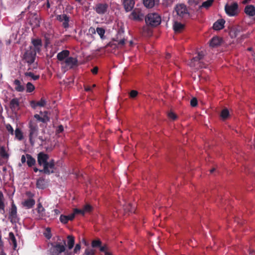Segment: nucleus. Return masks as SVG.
Returning a JSON list of instances; mask_svg holds the SVG:
<instances>
[{
	"label": "nucleus",
	"instance_id": "e2e57ef3",
	"mask_svg": "<svg viewBox=\"0 0 255 255\" xmlns=\"http://www.w3.org/2000/svg\"><path fill=\"white\" fill-rule=\"evenodd\" d=\"M105 255H112L111 253L109 251L108 248L107 249L106 251L104 253Z\"/></svg>",
	"mask_w": 255,
	"mask_h": 255
},
{
	"label": "nucleus",
	"instance_id": "0e129e2a",
	"mask_svg": "<svg viewBox=\"0 0 255 255\" xmlns=\"http://www.w3.org/2000/svg\"><path fill=\"white\" fill-rule=\"evenodd\" d=\"M189 2L190 4H197V2H194V0H189Z\"/></svg>",
	"mask_w": 255,
	"mask_h": 255
},
{
	"label": "nucleus",
	"instance_id": "cd10ccee",
	"mask_svg": "<svg viewBox=\"0 0 255 255\" xmlns=\"http://www.w3.org/2000/svg\"><path fill=\"white\" fill-rule=\"evenodd\" d=\"M34 118L38 121L41 122L42 123H46L49 120V117L46 115H44L43 117H41L40 115L36 114L34 115Z\"/></svg>",
	"mask_w": 255,
	"mask_h": 255
},
{
	"label": "nucleus",
	"instance_id": "8fccbe9b",
	"mask_svg": "<svg viewBox=\"0 0 255 255\" xmlns=\"http://www.w3.org/2000/svg\"><path fill=\"white\" fill-rule=\"evenodd\" d=\"M137 94L138 92L137 91L132 90L129 93L130 97L131 98H134L137 96Z\"/></svg>",
	"mask_w": 255,
	"mask_h": 255
},
{
	"label": "nucleus",
	"instance_id": "79ce46f5",
	"mask_svg": "<svg viewBox=\"0 0 255 255\" xmlns=\"http://www.w3.org/2000/svg\"><path fill=\"white\" fill-rule=\"evenodd\" d=\"M95 254V251L94 250L92 249H87L85 251L84 255H94Z\"/></svg>",
	"mask_w": 255,
	"mask_h": 255
},
{
	"label": "nucleus",
	"instance_id": "bb28decb",
	"mask_svg": "<svg viewBox=\"0 0 255 255\" xmlns=\"http://www.w3.org/2000/svg\"><path fill=\"white\" fill-rule=\"evenodd\" d=\"M184 25L178 22H175L173 25V29L176 32H181L184 28Z\"/></svg>",
	"mask_w": 255,
	"mask_h": 255
},
{
	"label": "nucleus",
	"instance_id": "a878e982",
	"mask_svg": "<svg viewBox=\"0 0 255 255\" xmlns=\"http://www.w3.org/2000/svg\"><path fill=\"white\" fill-rule=\"evenodd\" d=\"M0 155L1 157L5 159L9 157V154L4 146L0 145Z\"/></svg>",
	"mask_w": 255,
	"mask_h": 255
},
{
	"label": "nucleus",
	"instance_id": "f8f14e48",
	"mask_svg": "<svg viewBox=\"0 0 255 255\" xmlns=\"http://www.w3.org/2000/svg\"><path fill=\"white\" fill-rule=\"evenodd\" d=\"M70 52L68 50H65L58 53L57 58L59 61L60 65L63 64V62L69 57Z\"/></svg>",
	"mask_w": 255,
	"mask_h": 255
},
{
	"label": "nucleus",
	"instance_id": "a18cd8bd",
	"mask_svg": "<svg viewBox=\"0 0 255 255\" xmlns=\"http://www.w3.org/2000/svg\"><path fill=\"white\" fill-rule=\"evenodd\" d=\"M60 221L64 224L67 223L69 220L68 219V217L65 215H61L60 217Z\"/></svg>",
	"mask_w": 255,
	"mask_h": 255
},
{
	"label": "nucleus",
	"instance_id": "20e7f679",
	"mask_svg": "<svg viewBox=\"0 0 255 255\" xmlns=\"http://www.w3.org/2000/svg\"><path fill=\"white\" fill-rule=\"evenodd\" d=\"M197 54V56L194 57L189 63L190 67L194 68L196 69L204 67L202 62H201V60L203 58L205 55L204 52L201 51L198 52Z\"/></svg>",
	"mask_w": 255,
	"mask_h": 255
},
{
	"label": "nucleus",
	"instance_id": "37998d69",
	"mask_svg": "<svg viewBox=\"0 0 255 255\" xmlns=\"http://www.w3.org/2000/svg\"><path fill=\"white\" fill-rule=\"evenodd\" d=\"M96 31L101 37H102L105 33V29L101 27H98Z\"/></svg>",
	"mask_w": 255,
	"mask_h": 255
},
{
	"label": "nucleus",
	"instance_id": "2f4dec72",
	"mask_svg": "<svg viewBox=\"0 0 255 255\" xmlns=\"http://www.w3.org/2000/svg\"><path fill=\"white\" fill-rule=\"evenodd\" d=\"M143 4L146 7L151 8L155 4V0H143Z\"/></svg>",
	"mask_w": 255,
	"mask_h": 255
},
{
	"label": "nucleus",
	"instance_id": "6e6552de",
	"mask_svg": "<svg viewBox=\"0 0 255 255\" xmlns=\"http://www.w3.org/2000/svg\"><path fill=\"white\" fill-rule=\"evenodd\" d=\"M9 219L12 223H16L19 220L17 215V208L13 201L11 203V208L9 211Z\"/></svg>",
	"mask_w": 255,
	"mask_h": 255
},
{
	"label": "nucleus",
	"instance_id": "aec40b11",
	"mask_svg": "<svg viewBox=\"0 0 255 255\" xmlns=\"http://www.w3.org/2000/svg\"><path fill=\"white\" fill-rule=\"evenodd\" d=\"M13 85L15 90L19 92H22L24 91V87L21 84L20 81L18 80H15L13 81Z\"/></svg>",
	"mask_w": 255,
	"mask_h": 255
},
{
	"label": "nucleus",
	"instance_id": "4be33fe9",
	"mask_svg": "<svg viewBox=\"0 0 255 255\" xmlns=\"http://www.w3.org/2000/svg\"><path fill=\"white\" fill-rule=\"evenodd\" d=\"M8 241L10 244L12 245L13 249L15 250L17 247L16 240L13 233L12 232L9 233Z\"/></svg>",
	"mask_w": 255,
	"mask_h": 255
},
{
	"label": "nucleus",
	"instance_id": "3c124183",
	"mask_svg": "<svg viewBox=\"0 0 255 255\" xmlns=\"http://www.w3.org/2000/svg\"><path fill=\"white\" fill-rule=\"evenodd\" d=\"M129 206H130V208H128V207H125L124 210L126 211V212H133L135 210V207H131L130 206V205L129 204L128 205Z\"/></svg>",
	"mask_w": 255,
	"mask_h": 255
},
{
	"label": "nucleus",
	"instance_id": "864d4df0",
	"mask_svg": "<svg viewBox=\"0 0 255 255\" xmlns=\"http://www.w3.org/2000/svg\"><path fill=\"white\" fill-rule=\"evenodd\" d=\"M83 209H75L74 210L73 213L76 215L77 214H81L82 215H84L83 213Z\"/></svg>",
	"mask_w": 255,
	"mask_h": 255
},
{
	"label": "nucleus",
	"instance_id": "c85d7f7f",
	"mask_svg": "<svg viewBox=\"0 0 255 255\" xmlns=\"http://www.w3.org/2000/svg\"><path fill=\"white\" fill-rule=\"evenodd\" d=\"M15 137L19 140H21L23 138V132L19 128H16L14 131Z\"/></svg>",
	"mask_w": 255,
	"mask_h": 255
},
{
	"label": "nucleus",
	"instance_id": "5701e85b",
	"mask_svg": "<svg viewBox=\"0 0 255 255\" xmlns=\"http://www.w3.org/2000/svg\"><path fill=\"white\" fill-rule=\"evenodd\" d=\"M4 195L1 191H0V212L1 213H4Z\"/></svg>",
	"mask_w": 255,
	"mask_h": 255
},
{
	"label": "nucleus",
	"instance_id": "bf43d9fd",
	"mask_svg": "<svg viewBox=\"0 0 255 255\" xmlns=\"http://www.w3.org/2000/svg\"><path fill=\"white\" fill-rule=\"evenodd\" d=\"M125 43V39H121L119 41L118 44L119 46H123Z\"/></svg>",
	"mask_w": 255,
	"mask_h": 255
},
{
	"label": "nucleus",
	"instance_id": "f3484780",
	"mask_svg": "<svg viewBox=\"0 0 255 255\" xmlns=\"http://www.w3.org/2000/svg\"><path fill=\"white\" fill-rule=\"evenodd\" d=\"M57 19L63 23V25L65 28H67L69 26L68 22L69 19L66 14L59 15L57 16Z\"/></svg>",
	"mask_w": 255,
	"mask_h": 255
},
{
	"label": "nucleus",
	"instance_id": "c9c22d12",
	"mask_svg": "<svg viewBox=\"0 0 255 255\" xmlns=\"http://www.w3.org/2000/svg\"><path fill=\"white\" fill-rule=\"evenodd\" d=\"M25 75L26 77H29L32 79L34 80H36L39 79V75H35L34 74L31 72H26L25 73Z\"/></svg>",
	"mask_w": 255,
	"mask_h": 255
},
{
	"label": "nucleus",
	"instance_id": "f03ea898",
	"mask_svg": "<svg viewBox=\"0 0 255 255\" xmlns=\"http://www.w3.org/2000/svg\"><path fill=\"white\" fill-rule=\"evenodd\" d=\"M66 242L62 240L61 242L51 244V247L50 249L51 255H59L62 253H64L66 250Z\"/></svg>",
	"mask_w": 255,
	"mask_h": 255
},
{
	"label": "nucleus",
	"instance_id": "49530a36",
	"mask_svg": "<svg viewBox=\"0 0 255 255\" xmlns=\"http://www.w3.org/2000/svg\"><path fill=\"white\" fill-rule=\"evenodd\" d=\"M5 128L11 134H13L14 133V130L11 127V126L10 124H6L5 125Z\"/></svg>",
	"mask_w": 255,
	"mask_h": 255
},
{
	"label": "nucleus",
	"instance_id": "72a5a7b5",
	"mask_svg": "<svg viewBox=\"0 0 255 255\" xmlns=\"http://www.w3.org/2000/svg\"><path fill=\"white\" fill-rule=\"evenodd\" d=\"M19 102L17 99H13L10 102V107L12 109H16L18 108Z\"/></svg>",
	"mask_w": 255,
	"mask_h": 255
},
{
	"label": "nucleus",
	"instance_id": "dca6fc26",
	"mask_svg": "<svg viewBox=\"0 0 255 255\" xmlns=\"http://www.w3.org/2000/svg\"><path fill=\"white\" fill-rule=\"evenodd\" d=\"M48 159V156L43 152H40L38 155V162L40 165L43 166L47 162Z\"/></svg>",
	"mask_w": 255,
	"mask_h": 255
},
{
	"label": "nucleus",
	"instance_id": "2eb2a0df",
	"mask_svg": "<svg viewBox=\"0 0 255 255\" xmlns=\"http://www.w3.org/2000/svg\"><path fill=\"white\" fill-rule=\"evenodd\" d=\"M135 4L134 0H123V5L127 12L131 11Z\"/></svg>",
	"mask_w": 255,
	"mask_h": 255
},
{
	"label": "nucleus",
	"instance_id": "c756f323",
	"mask_svg": "<svg viewBox=\"0 0 255 255\" xmlns=\"http://www.w3.org/2000/svg\"><path fill=\"white\" fill-rule=\"evenodd\" d=\"M26 156L27 159V164L28 166L31 167L35 163V159L29 154H26Z\"/></svg>",
	"mask_w": 255,
	"mask_h": 255
},
{
	"label": "nucleus",
	"instance_id": "7c9ffc66",
	"mask_svg": "<svg viewBox=\"0 0 255 255\" xmlns=\"http://www.w3.org/2000/svg\"><path fill=\"white\" fill-rule=\"evenodd\" d=\"M32 43L33 47H31L32 48H34L35 50L39 49V47L41 45V41L40 39H34L32 40Z\"/></svg>",
	"mask_w": 255,
	"mask_h": 255
},
{
	"label": "nucleus",
	"instance_id": "13d9d810",
	"mask_svg": "<svg viewBox=\"0 0 255 255\" xmlns=\"http://www.w3.org/2000/svg\"><path fill=\"white\" fill-rule=\"evenodd\" d=\"M26 160L27 161L26 156H25L24 155H22L21 158V161L22 163H25L26 162Z\"/></svg>",
	"mask_w": 255,
	"mask_h": 255
},
{
	"label": "nucleus",
	"instance_id": "1a4fd4ad",
	"mask_svg": "<svg viewBox=\"0 0 255 255\" xmlns=\"http://www.w3.org/2000/svg\"><path fill=\"white\" fill-rule=\"evenodd\" d=\"M238 5L237 3L227 4L225 6V11L230 16H235L238 13Z\"/></svg>",
	"mask_w": 255,
	"mask_h": 255
},
{
	"label": "nucleus",
	"instance_id": "69168bd1",
	"mask_svg": "<svg viewBox=\"0 0 255 255\" xmlns=\"http://www.w3.org/2000/svg\"><path fill=\"white\" fill-rule=\"evenodd\" d=\"M85 90L86 91H91V88H90V87H85Z\"/></svg>",
	"mask_w": 255,
	"mask_h": 255
},
{
	"label": "nucleus",
	"instance_id": "a211bd4d",
	"mask_svg": "<svg viewBox=\"0 0 255 255\" xmlns=\"http://www.w3.org/2000/svg\"><path fill=\"white\" fill-rule=\"evenodd\" d=\"M142 17L143 15L138 9L134 10L130 14V18L135 20H140Z\"/></svg>",
	"mask_w": 255,
	"mask_h": 255
},
{
	"label": "nucleus",
	"instance_id": "603ef678",
	"mask_svg": "<svg viewBox=\"0 0 255 255\" xmlns=\"http://www.w3.org/2000/svg\"><path fill=\"white\" fill-rule=\"evenodd\" d=\"M190 104L192 107H196L197 105V100L195 98L191 100Z\"/></svg>",
	"mask_w": 255,
	"mask_h": 255
},
{
	"label": "nucleus",
	"instance_id": "e433bc0d",
	"mask_svg": "<svg viewBox=\"0 0 255 255\" xmlns=\"http://www.w3.org/2000/svg\"><path fill=\"white\" fill-rule=\"evenodd\" d=\"M229 116V112L226 109H224L221 114V116L223 120H226Z\"/></svg>",
	"mask_w": 255,
	"mask_h": 255
},
{
	"label": "nucleus",
	"instance_id": "423d86ee",
	"mask_svg": "<svg viewBox=\"0 0 255 255\" xmlns=\"http://www.w3.org/2000/svg\"><path fill=\"white\" fill-rule=\"evenodd\" d=\"M36 53V50L34 48L30 47V49L26 50L25 52L23 59L27 63L31 64L35 60Z\"/></svg>",
	"mask_w": 255,
	"mask_h": 255
},
{
	"label": "nucleus",
	"instance_id": "ddd939ff",
	"mask_svg": "<svg viewBox=\"0 0 255 255\" xmlns=\"http://www.w3.org/2000/svg\"><path fill=\"white\" fill-rule=\"evenodd\" d=\"M108 7V5L106 3H99L95 6V10L98 14H103L107 11Z\"/></svg>",
	"mask_w": 255,
	"mask_h": 255
},
{
	"label": "nucleus",
	"instance_id": "4c0bfd02",
	"mask_svg": "<svg viewBox=\"0 0 255 255\" xmlns=\"http://www.w3.org/2000/svg\"><path fill=\"white\" fill-rule=\"evenodd\" d=\"M44 235L45 237L47 239H50L51 238L52 235L51 233V231H50V228H46L45 232L44 233Z\"/></svg>",
	"mask_w": 255,
	"mask_h": 255
},
{
	"label": "nucleus",
	"instance_id": "f257e3e1",
	"mask_svg": "<svg viewBox=\"0 0 255 255\" xmlns=\"http://www.w3.org/2000/svg\"><path fill=\"white\" fill-rule=\"evenodd\" d=\"M29 130V141L32 145L39 140L42 142L44 140V138L42 136L38 135V126L37 124L30 121L28 124Z\"/></svg>",
	"mask_w": 255,
	"mask_h": 255
},
{
	"label": "nucleus",
	"instance_id": "473e14b6",
	"mask_svg": "<svg viewBox=\"0 0 255 255\" xmlns=\"http://www.w3.org/2000/svg\"><path fill=\"white\" fill-rule=\"evenodd\" d=\"M36 186L38 188L43 189L45 187V182L43 179L40 178L37 180Z\"/></svg>",
	"mask_w": 255,
	"mask_h": 255
},
{
	"label": "nucleus",
	"instance_id": "b1692460",
	"mask_svg": "<svg viewBox=\"0 0 255 255\" xmlns=\"http://www.w3.org/2000/svg\"><path fill=\"white\" fill-rule=\"evenodd\" d=\"M35 204V201L33 199H28L22 202V205L26 208H31Z\"/></svg>",
	"mask_w": 255,
	"mask_h": 255
},
{
	"label": "nucleus",
	"instance_id": "9b49d317",
	"mask_svg": "<svg viewBox=\"0 0 255 255\" xmlns=\"http://www.w3.org/2000/svg\"><path fill=\"white\" fill-rule=\"evenodd\" d=\"M43 169L40 170V172H44L46 174L53 173L54 170V164L53 161L47 162L43 166Z\"/></svg>",
	"mask_w": 255,
	"mask_h": 255
},
{
	"label": "nucleus",
	"instance_id": "052dcab7",
	"mask_svg": "<svg viewBox=\"0 0 255 255\" xmlns=\"http://www.w3.org/2000/svg\"><path fill=\"white\" fill-rule=\"evenodd\" d=\"M98 68L97 67H94L92 70V72L93 73V74H97V72H98Z\"/></svg>",
	"mask_w": 255,
	"mask_h": 255
},
{
	"label": "nucleus",
	"instance_id": "5fc2aeb1",
	"mask_svg": "<svg viewBox=\"0 0 255 255\" xmlns=\"http://www.w3.org/2000/svg\"><path fill=\"white\" fill-rule=\"evenodd\" d=\"M108 249V247L106 245H104V246H101L100 247V251L102 252L105 253L107 249Z\"/></svg>",
	"mask_w": 255,
	"mask_h": 255
},
{
	"label": "nucleus",
	"instance_id": "6e6d98bb",
	"mask_svg": "<svg viewBox=\"0 0 255 255\" xmlns=\"http://www.w3.org/2000/svg\"><path fill=\"white\" fill-rule=\"evenodd\" d=\"M75 215L73 213L72 214H71L70 215H68L67 216L68 217V219L69 220H72L74 217H75Z\"/></svg>",
	"mask_w": 255,
	"mask_h": 255
},
{
	"label": "nucleus",
	"instance_id": "774afa93",
	"mask_svg": "<svg viewBox=\"0 0 255 255\" xmlns=\"http://www.w3.org/2000/svg\"><path fill=\"white\" fill-rule=\"evenodd\" d=\"M251 0H244L243 1H242V3L243 4H246L248 2H249Z\"/></svg>",
	"mask_w": 255,
	"mask_h": 255
},
{
	"label": "nucleus",
	"instance_id": "f704fd0d",
	"mask_svg": "<svg viewBox=\"0 0 255 255\" xmlns=\"http://www.w3.org/2000/svg\"><path fill=\"white\" fill-rule=\"evenodd\" d=\"M35 89L34 86L30 82H28L26 85V92L31 93Z\"/></svg>",
	"mask_w": 255,
	"mask_h": 255
},
{
	"label": "nucleus",
	"instance_id": "393cba45",
	"mask_svg": "<svg viewBox=\"0 0 255 255\" xmlns=\"http://www.w3.org/2000/svg\"><path fill=\"white\" fill-rule=\"evenodd\" d=\"M221 39L218 37H214L210 42V45L212 47H216L220 44Z\"/></svg>",
	"mask_w": 255,
	"mask_h": 255
},
{
	"label": "nucleus",
	"instance_id": "412c9836",
	"mask_svg": "<svg viewBox=\"0 0 255 255\" xmlns=\"http://www.w3.org/2000/svg\"><path fill=\"white\" fill-rule=\"evenodd\" d=\"M225 22V20L223 19L218 20L213 24L214 29L216 30L222 29L224 26Z\"/></svg>",
	"mask_w": 255,
	"mask_h": 255
},
{
	"label": "nucleus",
	"instance_id": "7ed1b4c3",
	"mask_svg": "<svg viewBox=\"0 0 255 255\" xmlns=\"http://www.w3.org/2000/svg\"><path fill=\"white\" fill-rule=\"evenodd\" d=\"M161 17L156 13H150L148 14L145 18L146 24L155 27L161 23Z\"/></svg>",
	"mask_w": 255,
	"mask_h": 255
},
{
	"label": "nucleus",
	"instance_id": "9d476101",
	"mask_svg": "<svg viewBox=\"0 0 255 255\" xmlns=\"http://www.w3.org/2000/svg\"><path fill=\"white\" fill-rule=\"evenodd\" d=\"M75 244V239L72 236H68L67 246L68 249L65 252V255H74L71 250L73 248Z\"/></svg>",
	"mask_w": 255,
	"mask_h": 255
},
{
	"label": "nucleus",
	"instance_id": "39448f33",
	"mask_svg": "<svg viewBox=\"0 0 255 255\" xmlns=\"http://www.w3.org/2000/svg\"><path fill=\"white\" fill-rule=\"evenodd\" d=\"M174 12L178 19L187 18L189 15L187 8L184 4H177L174 8Z\"/></svg>",
	"mask_w": 255,
	"mask_h": 255
},
{
	"label": "nucleus",
	"instance_id": "58836bf2",
	"mask_svg": "<svg viewBox=\"0 0 255 255\" xmlns=\"http://www.w3.org/2000/svg\"><path fill=\"white\" fill-rule=\"evenodd\" d=\"M101 242L99 240H94L92 243V246L93 248L100 247L101 246Z\"/></svg>",
	"mask_w": 255,
	"mask_h": 255
},
{
	"label": "nucleus",
	"instance_id": "ea45409f",
	"mask_svg": "<svg viewBox=\"0 0 255 255\" xmlns=\"http://www.w3.org/2000/svg\"><path fill=\"white\" fill-rule=\"evenodd\" d=\"M213 2V0H208L203 2L202 6L206 8H208L210 6Z\"/></svg>",
	"mask_w": 255,
	"mask_h": 255
},
{
	"label": "nucleus",
	"instance_id": "680f3d73",
	"mask_svg": "<svg viewBox=\"0 0 255 255\" xmlns=\"http://www.w3.org/2000/svg\"><path fill=\"white\" fill-rule=\"evenodd\" d=\"M3 242L1 240V237L0 236V251H1L3 250Z\"/></svg>",
	"mask_w": 255,
	"mask_h": 255
},
{
	"label": "nucleus",
	"instance_id": "de8ad7c7",
	"mask_svg": "<svg viewBox=\"0 0 255 255\" xmlns=\"http://www.w3.org/2000/svg\"><path fill=\"white\" fill-rule=\"evenodd\" d=\"M46 103V101L44 99H41L39 101L36 102V104L39 107H44Z\"/></svg>",
	"mask_w": 255,
	"mask_h": 255
},
{
	"label": "nucleus",
	"instance_id": "c03bdc74",
	"mask_svg": "<svg viewBox=\"0 0 255 255\" xmlns=\"http://www.w3.org/2000/svg\"><path fill=\"white\" fill-rule=\"evenodd\" d=\"M92 210V207L89 205H86L83 209L84 214L90 212Z\"/></svg>",
	"mask_w": 255,
	"mask_h": 255
},
{
	"label": "nucleus",
	"instance_id": "338daca9",
	"mask_svg": "<svg viewBox=\"0 0 255 255\" xmlns=\"http://www.w3.org/2000/svg\"><path fill=\"white\" fill-rule=\"evenodd\" d=\"M58 130L59 131H60V132L62 131L63 130V127L62 126H59Z\"/></svg>",
	"mask_w": 255,
	"mask_h": 255
},
{
	"label": "nucleus",
	"instance_id": "0eeeda50",
	"mask_svg": "<svg viewBox=\"0 0 255 255\" xmlns=\"http://www.w3.org/2000/svg\"><path fill=\"white\" fill-rule=\"evenodd\" d=\"M77 62L78 60L77 58L69 56V57L63 62V64L61 66L63 69H70L77 66Z\"/></svg>",
	"mask_w": 255,
	"mask_h": 255
},
{
	"label": "nucleus",
	"instance_id": "6ab92c4d",
	"mask_svg": "<svg viewBox=\"0 0 255 255\" xmlns=\"http://www.w3.org/2000/svg\"><path fill=\"white\" fill-rule=\"evenodd\" d=\"M245 12L250 16L255 15V7L253 5H247L245 8Z\"/></svg>",
	"mask_w": 255,
	"mask_h": 255
},
{
	"label": "nucleus",
	"instance_id": "4d7b16f0",
	"mask_svg": "<svg viewBox=\"0 0 255 255\" xmlns=\"http://www.w3.org/2000/svg\"><path fill=\"white\" fill-rule=\"evenodd\" d=\"M31 106L34 109H35L37 106H38V105H37L36 102L35 101H32L31 102Z\"/></svg>",
	"mask_w": 255,
	"mask_h": 255
},
{
	"label": "nucleus",
	"instance_id": "4468645a",
	"mask_svg": "<svg viewBox=\"0 0 255 255\" xmlns=\"http://www.w3.org/2000/svg\"><path fill=\"white\" fill-rule=\"evenodd\" d=\"M37 214L36 215V218L38 219H42L44 218L45 215V210L42 207L41 203H39L36 209Z\"/></svg>",
	"mask_w": 255,
	"mask_h": 255
},
{
	"label": "nucleus",
	"instance_id": "09e8293b",
	"mask_svg": "<svg viewBox=\"0 0 255 255\" xmlns=\"http://www.w3.org/2000/svg\"><path fill=\"white\" fill-rule=\"evenodd\" d=\"M168 117L172 120H175L177 119V116L172 112H170L168 114Z\"/></svg>",
	"mask_w": 255,
	"mask_h": 255
},
{
	"label": "nucleus",
	"instance_id": "a19ab883",
	"mask_svg": "<svg viewBox=\"0 0 255 255\" xmlns=\"http://www.w3.org/2000/svg\"><path fill=\"white\" fill-rule=\"evenodd\" d=\"M81 250V245L80 244H77L76 245L74 250L73 253L72 252L73 254L74 255V254H79L80 253Z\"/></svg>",
	"mask_w": 255,
	"mask_h": 255
}]
</instances>
